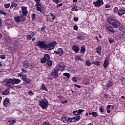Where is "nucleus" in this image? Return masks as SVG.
<instances>
[{"label": "nucleus", "instance_id": "49530a36", "mask_svg": "<svg viewBox=\"0 0 125 125\" xmlns=\"http://www.w3.org/2000/svg\"><path fill=\"white\" fill-rule=\"evenodd\" d=\"M46 60L44 58H42V60H41V63H45V62H46Z\"/></svg>", "mask_w": 125, "mask_h": 125}, {"label": "nucleus", "instance_id": "0e129e2a", "mask_svg": "<svg viewBox=\"0 0 125 125\" xmlns=\"http://www.w3.org/2000/svg\"><path fill=\"white\" fill-rule=\"evenodd\" d=\"M75 86H76V87H78V88H81V87H82L81 85L78 84H75Z\"/></svg>", "mask_w": 125, "mask_h": 125}, {"label": "nucleus", "instance_id": "a19ab883", "mask_svg": "<svg viewBox=\"0 0 125 125\" xmlns=\"http://www.w3.org/2000/svg\"><path fill=\"white\" fill-rule=\"evenodd\" d=\"M63 76H65V77H67V79H70V74L68 73H63Z\"/></svg>", "mask_w": 125, "mask_h": 125}, {"label": "nucleus", "instance_id": "c85d7f7f", "mask_svg": "<svg viewBox=\"0 0 125 125\" xmlns=\"http://www.w3.org/2000/svg\"><path fill=\"white\" fill-rule=\"evenodd\" d=\"M17 5H18V4H17V2H12L11 3V5L10 7L11 8H13V7H15L17 6Z\"/></svg>", "mask_w": 125, "mask_h": 125}, {"label": "nucleus", "instance_id": "f8f14e48", "mask_svg": "<svg viewBox=\"0 0 125 125\" xmlns=\"http://www.w3.org/2000/svg\"><path fill=\"white\" fill-rule=\"evenodd\" d=\"M21 10L23 16H26L28 13V9L26 7H21Z\"/></svg>", "mask_w": 125, "mask_h": 125}, {"label": "nucleus", "instance_id": "4be33fe9", "mask_svg": "<svg viewBox=\"0 0 125 125\" xmlns=\"http://www.w3.org/2000/svg\"><path fill=\"white\" fill-rule=\"evenodd\" d=\"M35 34L32 33L31 35H26V39L29 41H31L32 40V38H33L35 36Z\"/></svg>", "mask_w": 125, "mask_h": 125}, {"label": "nucleus", "instance_id": "f03ea898", "mask_svg": "<svg viewBox=\"0 0 125 125\" xmlns=\"http://www.w3.org/2000/svg\"><path fill=\"white\" fill-rule=\"evenodd\" d=\"M39 105L42 109H46L49 105L48 100L45 98L41 99L39 101Z\"/></svg>", "mask_w": 125, "mask_h": 125}, {"label": "nucleus", "instance_id": "423d86ee", "mask_svg": "<svg viewBox=\"0 0 125 125\" xmlns=\"http://www.w3.org/2000/svg\"><path fill=\"white\" fill-rule=\"evenodd\" d=\"M94 4L96 7H100L102 6L104 3L103 2V0H95L94 2Z\"/></svg>", "mask_w": 125, "mask_h": 125}, {"label": "nucleus", "instance_id": "de8ad7c7", "mask_svg": "<svg viewBox=\"0 0 125 125\" xmlns=\"http://www.w3.org/2000/svg\"><path fill=\"white\" fill-rule=\"evenodd\" d=\"M78 115H81V114L82 113H83V109H79L78 110Z\"/></svg>", "mask_w": 125, "mask_h": 125}, {"label": "nucleus", "instance_id": "aec40b11", "mask_svg": "<svg viewBox=\"0 0 125 125\" xmlns=\"http://www.w3.org/2000/svg\"><path fill=\"white\" fill-rule=\"evenodd\" d=\"M96 52L99 55H100L101 54V46H98L96 48Z\"/></svg>", "mask_w": 125, "mask_h": 125}, {"label": "nucleus", "instance_id": "393cba45", "mask_svg": "<svg viewBox=\"0 0 125 125\" xmlns=\"http://www.w3.org/2000/svg\"><path fill=\"white\" fill-rule=\"evenodd\" d=\"M67 123H75V120H74V117L73 118H67Z\"/></svg>", "mask_w": 125, "mask_h": 125}, {"label": "nucleus", "instance_id": "774afa93", "mask_svg": "<svg viewBox=\"0 0 125 125\" xmlns=\"http://www.w3.org/2000/svg\"><path fill=\"white\" fill-rule=\"evenodd\" d=\"M109 42H114V40L112 39H109L108 40Z\"/></svg>", "mask_w": 125, "mask_h": 125}, {"label": "nucleus", "instance_id": "864d4df0", "mask_svg": "<svg viewBox=\"0 0 125 125\" xmlns=\"http://www.w3.org/2000/svg\"><path fill=\"white\" fill-rule=\"evenodd\" d=\"M44 30H45V26H43L41 28V31H42V32H43L44 31Z\"/></svg>", "mask_w": 125, "mask_h": 125}, {"label": "nucleus", "instance_id": "c9c22d12", "mask_svg": "<svg viewBox=\"0 0 125 125\" xmlns=\"http://www.w3.org/2000/svg\"><path fill=\"white\" fill-rule=\"evenodd\" d=\"M75 60L76 61H78V60H81L82 61V60L81 59L82 58V56H75Z\"/></svg>", "mask_w": 125, "mask_h": 125}, {"label": "nucleus", "instance_id": "6ab92c4d", "mask_svg": "<svg viewBox=\"0 0 125 125\" xmlns=\"http://www.w3.org/2000/svg\"><path fill=\"white\" fill-rule=\"evenodd\" d=\"M109 65V62H108V60L106 59L104 62L103 66L104 67V68H107L108 66Z\"/></svg>", "mask_w": 125, "mask_h": 125}, {"label": "nucleus", "instance_id": "4d7b16f0", "mask_svg": "<svg viewBox=\"0 0 125 125\" xmlns=\"http://www.w3.org/2000/svg\"><path fill=\"white\" fill-rule=\"evenodd\" d=\"M76 39H77V40H83V37H82V36H77L76 37Z\"/></svg>", "mask_w": 125, "mask_h": 125}, {"label": "nucleus", "instance_id": "052dcab7", "mask_svg": "<svg viewBox=\"0 0 125 125\" xmlns=\"http://www.w3.org/2000/svg\"><path fill=\"white\" fill-rule=\"evenodd\" d=\"M21 71L22 72H23L22 73H23V74H26V73H27V71H26L25 69L21 68Z\"/></svg>", "mask_w": 125, "mask_h": 125}, {"label": "nucleus", "instance_id": "79ce46f5", "mask_svg": "<svg viewBox=\"0 0 125 125\" xmlns=\"http://www.w3.org/2000/svg\"><path fill=\"white\" fill-rule=\"evenodd\" d=\"M4 6L5 8H9V7L10 6V3H7L6 4H4Z\"/></svg>", "mask_w": 125, "mask_h": 125}, {"label": "nucleus", "instance_id": "dca6fc26", "mask_svg": "<svg viewBox=\"0 0 125 125\" xmlns=\"http://www.w3.org/2000/svg\"><path fill=\"white\" fill-rule=\"evenodd\" d=\"M105 29L107 30V31L110 32V33H114V32H115V30H114V29H113V27H112V26L110 25H107L105 27Z\"/></svg>", "mask_w": 125, "mask_h": 125}, {"label": "nucleus", "instance_id": "8fccbe9b", "mask_svg": "<svg viewBox=\"0 0 125 125\" xmlns=\"http://www.w3.org/2000/svg\"><path fill=\"white\" fill-rule=\"evenodd\" d=\"M113 85V83H109L107 84V87H112Z\"/></svg>", "mask_w": 125, "mask_h": 125}, {"label": "nucleus", "instance_id": "c756f323", "mask_svg": "<svg viewBox=\"0 0 125 125\" xmlns=\"http://www.w3.org/2000/svg\"><path fill=\"white\" fill-rule=\"evenodd\" d=\"M71 10H72V11H78V10H79V9H78V6H77V5L74 6L72 7Z\"/></svg>", "mask_w": 125, "mask_h": 125}, {"label": "nucleus", "instance_id": "4c0bfd02", "mask_svg": "<svg viewBox=\"0 0 125 125\" xmlns=\"http://www.w3.org/2000/svg\"><path fill=\"white\" fill-rule=\"evenodd\" d=\"M113 11L115 13H118L119 12V9L117 7L113 8Z\"/></svg>", "mask_w": 125, "mask_h": 125}, {"label": "nucleus", "instance_id": "6e6552de", "mask_svg": "<svg viewBox=\"0 0 125 125\" xmlns=\"http://www.w3.org/2000/svg\"><path fill=\"white\" fill-rule=\"evenodd\" d=\"M54 53L58 54V55H60V56H62L63 53H64V50L62 48H59L57 51H54Z\"/></svg>", "mask_w": 125, "mask_h": 125}, {"label": "nucleus", "instance_id": "680f3d73", "mask_svg": "<svg viewBox=\"0 0 125 125\" xmlns=\"http://www.w3.org/2000/svg\"><path fill=\"white\" fill-rule=\"evenodd\" d=\"M53 1H54L56 4L59 3V0H53Z\"/></svg>", "mask_w": 125, "mask_h": 125}, {"label": "nucleus", "instance_id": "f704fd0d", "mask_svg": "<svg viewBox=\"0 0 125 125\" xmlns=\"http://www.w3.org/2000/svg\"><path fill=\"white\" fill-rule=\"evenodd\" d=\"M99 109L100 111V113H102V114L104 113V108H103V107H102V106H100Z\"/></svg>", "mask_w": 125, "mask_h": 125}, {"label": "nucleus", "instance_id": "0eeeda50", "mask_svg": "<svg viewBox=\"0 0 125 125\" xmlns=\"http://www.w3.org/2000/svg\"><path fill=\"white\" fill-rule=\"evenodd\" d=\"M59 70H58L55 67L54 68V70L52 71V73H51V75L52 77H53V78H55V79L58 78V73Z\"/></svg>", "mask_w": 125, "mask_h": 125}, {"label": "nucleus", "instance_id": "58836bf2", "mask_svg": "<svg viewBox=\"0 0 125 125\" xmlns=\"http://www.w3.org/2000/svg\"><path fill=\"white\" fill-rule=\"evenodd\" d=\"M84 51H85V48H84L83 46L81 47V52L82 54L84 53Z\"/></svg>", "mask_w": 125, "mask_h": 125}, {"label": "nucleus", "instance_id": "39448f33", "mask_svg": "<svg viewBox=\"0 0 125 125\" xmlns=\"http://www.w3.org/2000/svg\"><path fill=\"white\" fill-rule=\"evenodd\" d=\"M55 68L59 71H64V69L66 68V65L64 62H60Z\"/></svg>", "mask_w": 125, "mask_h": 125}, {"label": "nucleus", "instance_id": "1a4fd4ad", "mask_svg": "<svg viewBox=\"0 0 125 125\" xmlns=\"http://www.w3.org/2000/svg\"><path fill=\"white\" fill-rule=\"evenodd\" d=\"M13 79L10 78L9 79H6L4 81V83H5V85H9V84H10V83L11 84L14 85L13 83Z\"/></svg>", "mask_w": 125, "mask_h": 125}, {"label": "nucleus", "instance_id": "bb28decb", "mask_svg": "<svg viewBox=\"0 0 125 125\" xmlns=\"http://www.w3.org/2000/svg\"><path fill=\"white\" fill-rule=\"evenodd\" d=\"M10 125H13L16 123V119H10L8 121Z\"/></svg>", "mask_w": 125, "mask_h": 125}, {"label": "nucleus", "instance_id": "e2e57ef3", "mask_svg": "<svg viewBox=\"0 0 125 125\" xmlns=\"http://www.w3.org/2000/svg\"><path fill=\"white\" fill-rule=\"evenodd\" d=\"M43 125H50V124H49V123L48 122H46L43 123Z\"/></svg>", "mask_w": 125, "mask_h": 125}, {"label": "nucleus", "instance_id": "e433bc0d", "mask_svg": "<svg viewBox=\"0 0 125 125\" xmlns=\"http://www.w3.org/2000/svg\"><path fill=\"white\" fill-rule=\"evenodd\" d=\"M44 59L46 60V61H47V60H49V55L48 54H45L44 56Z\"/></svg>", "mask_w": 125, "mask_h": 125}, {"label": "nucleus", "instance_id": "ddd939ff", "mask_svg": "<svg viewBox=\"0 0 125 125\" xmlns=\"http://www.w3.org/2000/svg\"><path fill=\"white\" fill-rule=\"evenodd\" d=\"M72 49L75 51L76 53H77V52H79L80 50V48H79V46H78V45H73Z\"/></svg>", "mask_w": 125, "mask_h": 125}, {"label": "nucleus", "instance_id": "f3484780", "mask_svg": "<svg viewBox=\"0 0 125 125\" xmlns=\"http://www.w3.org/2000/svg\"><path fill=\"white\" fill-rule=\"evenodd\" d=\"M125 14V9H120L118 12L119 16H122Z\"/></svg>", "mask_w": 125, "mask_h": 125}, {"label": "nucleus", "instance_id": "603ef678", "mask_svg": "<svg viewBox=\"0 0 125 125\" xmlns=\"http://www.w3.org/2000/svg\"><path fill=\"white\" fill-rule=\"evenodd\" d=\"M0 58L1 59H5V55H0Z\"/></svg>", "mask_w": 125, "mask_h": 125}, {"label": "nucleus", "instance_id": "20e7f679", "mask_svg": "<svg viewBox=\"0 0 125 125\" xmlns=\"http://www.w3.org/2000/svg\"><path fill=\"white\" fill-rule=\"evenodd\" d=\"M14 19L16 23L20 24H21V23H23V22H25V21H26L25 18H24V17H23L22 16H16L14 18Z\"/></svg>", "mask_w": 125, "mask_h": 125}, {"label": "nucleus", "instance_id": "7c9ffc66", "mask_svg": "<svg viewBox=\"0 0 125 125\" xmlns=\"http://www.w3.org/2000/svg\"><path fill=\"white\" fill-rule=\"evenodd\" d=\"M119 30L122 32V33H125V27L124 26H121L119 28Z\"/></svg>", "mask_w": 125, "mask_h": 125}, {"label": "nucleus", "instance_id": "338daca9", "mask_svg": "<svg viewBox=\"0 0 125 125\" xmlns=\"http://www.w3.org/2000/svg\"><path fill=\"white\" fill-rule=\"evenodd\" d=\"M74 21H75V22H77V21H79V19L78 18H74Z\"/></svg>", "mask_w": 125, "mask_h": 125}, {"label": "nucleus", "instance_id": "c03bdc74", "mask_svg": "<svg viewBox=\"0 0 125 125\" xmlns=\"http://www.w3.org/2000/svg\"><path fill=\"white\" fill-rule=\"evenodd\" d=\"M85 64L86 65V66H90V65H91V63L89 62V61H86Z\"/></svg>", "mask_w": 125, "mask_h": 125}, {"label": "nucleus", "instance_id": "ea45409f", "mask_svg": "<svg viewBox=\"0 0 125 125\" xmlns=\"http://www.w3.org/2000/svg\"><path fill=\"white\" fill-rule=\"evenodd\" d=\"M47 64L49 67H51V66L52 65V61H48L47 62Z\"/></svg>", "mask_w": 125, "mask_h": 125}, {"label": "nucleus", "instance_id": "2eb2a0df", "mask_svg": "<svg viewBox=\"0 0 125 125\" xmlns=\"http://www.w3.org/2000/svg\"><path fill=\"white\" fill-rule=\"evenodd\" d=\"M3 105L5 107H7L9 105V99L6 98L3 102Z\"/></svg>", "mask_w": 125, "mask_h": 125}, {"label": "nucleus", "instance_id": "09e8293b", "mask_svg": "<svg viewBox=\"0 0 125 125\" xmlns=\"http://www.w3.org/2000/svg\"><path fill=\"white\" fill-rule=\"evenodd\" d=\"M101 63V62H100L97 61H96L95 65L96 66H99V65H100Z\"/></svg>", "mask_w": 125, "mask_h": 125}, {"label": "nucleus", "instance_id": "b1692460", "mask_svg": "<svg viewBox=\"0 0 125 125\" xmlns=\"http://www.w3.org/2000/svg\"><path fill=\"white\" fill-rule=\"evenodd\" d=\"M41 90H44L45 91H47L48 90L47 89H46L45 85L43 83L41 85Z\"/></svg>", "mask_w": 125, "mask_h": 125}, {"label": "nucleus", "instance_id": "bf43d9fd", "mask_svg": "<svg viewBox=\"0 0 125 125\" xmlns=\"http://www.w3.org/2000/svg\"><path fill=\"white\" fill-rule=\"evenodd\" d=\"M111 7V5L109 4H105V8H110Z\"/></svg>", "mask_w": 125, "mask_h": 125}, {"label": "nucleus", "instance_id": "6e6d98bb", "mask_svg": "<svg viewBox=\"0 0 125 125\" xmlns=\"http://www.w3.org/2000/svg\"><path fill=\"white\" fill-rule=\"evenodd\" d=\"M34 0L36 2V3H37L36 4H38V5H39V4H41L40 3V0Z\"/></svg>", "mask_w": 125, "mask_h": 125}, {"label": "nucleus", "instance_id": "2f4dec72", "mask_svg": "<svg viewBox=\"0 0 125 125\" xmlns=\"http://www.w3.org/2000/svg\"><path fill=\"white\" fill-rule=\"evenodd\" d=\"M72 81L73 83H77L78 82V77H73L72 78Z\"/></svg>", "mask_w": 125, "mask_h": 125}, {"label": "nucleus", "instance_id": "9b49d317", "mask_svg": "<svg viewBox=\"0 0 125 125\" xmlns=\"http://www.w3.org/2000/svg\"><path fill=\"white\" fill-rule=\"evenodd\" d=\"M23 66L25 68H28V67H29V68H33L34 67V65L30 64V62L28 61L24 62Z\"/></svg>", "mask_w": 125, "mask_h": 125}, {"label": "nucleus", "instance_id": "13d9d810", "mask_svg": "<svg viewBox=\"0 0 125 125\" xmlns=\"http://www.w3.org/2000/svg\"><path fill=\"white\" fill-rule=\"evenodd\" d=\"M62 5H63L62 3H60L57 5V7L58 8V7H61V6H62Z\"/></svg>", "mask_w": 125, "mask_h": 125}, {"label": "nucleus", "instance_id": "4468645a", "mask_svg": "<svg viewBox=\"0 0 125 125\" xmlns=\"http://www.w3.org/2000/svg\"><path fill=\"white\" fill-rule=\"evenodd\" d=\"M37 46H39L40 47H41V48L42 47H43L44 49V47H45V45L46 44H44V42H40L39 41L37 43Z\"/></svg>", "mask_w": 125, "mask_h": 125}, {"label": "nucleus", "instance_id": "69168bd1", "mask_svg": "<svg viewBox=\"0 0 125 125\" xmlns=\"http://www.w3.org/2000/svg\"><path fill=\"white\" fill-rule=\"evenodd\" d=\"M67 102H68V100H64L62 102V104H65V103H67Z\"/></svg>", "mask_w": 125, "mask_h": 125}, {"label": "nucleus", "instance_id": "5fc2aeb1", "mask_svg": "<svg viewBox=\"0 0 125 125\" xmlns=\"http://www.w3.org/2000/svg\"><path fill=\"white\" fill-rule=\"evenodd\" d=\"M28 94H29V95H30V96H31L34 94V93H33V92H32V90H30L29 91Z\"/></svg>", "mask_w": 125, "mask_h": 125}, {"label": "nucleus", "instance_id": "a878e982", "mask_svg": "<svg viewBox=\"0 0 125 125\" xmlns=\"http://www.w3.org/2000/svg\"><path fill=\"white\" fill-rule=\"evenodd\" d=\"M9 93V90L6 89L2 92V95H7Z\"/></svg>", "mask_w": 125, "mask_h": 125}, {"label": "nucleus", "instance_id": "5701e85b", "mask_svg": "<svg viewBox=\"0 0 125 125\" xmlns=\"http://www.w3.org/2000/svg\"><path fill=\"white\" fill-rule=\"evenodd\" d=\"M21 83V80L20 79H13V83L14 84H17V83Z\"/></svg>", "mask_w": 125, "mask_h": 125}, {"label": "nucleus", "instance_id": "3c124183", "mask_svg": "<svg viewBox=\"0 0 125 125\" xmlns=\"http://www.w3.org/2000/svg\"><path fill=\"white\" fill-rule=\"evenodd\" d=\"M50 16H51V19H52V20H54V19H55V17L54 16V15H53V14H51Z\"/></svg>", "mask_w": 125, "mask_h": 125}, {"label": "nucleus", "instance_id": "a18cd8bd", "mask_svg": "<svg viewBox=\"0 0 125 125\" xmlns=\"http://www.w3.org/2000/svg\"><path fill=\"white\" fill-rule=\"evenodd\" d=\"M73 29L75 30V31H77L78 29H79L78 25H77V24L74 25L73 26Z\"/></svg>", "mask_w": 125, "mask_h": 125}, {"label": "nucleus", "instance_id": "72a5a7b5", "mask_svg": "<svg viewBox=\"0 0 125 125\" xmlns=\"http://www.w3.org/2000/svg\"><path fill=\"white\" fill-rule=\"evenodd\" d=\"M0 14H2V15H4V16H8V15L6 13L4 12L1 10H0Z\"/></svg>", "mask_w": 125, "mask_h": 125}, {"label": "nucleus", "instance_id": "f257e3e1", "mask_svg": "<svg viewBox=\"0 0 125 125\" xmlns=\"http://www.w3.org/2000/svg\"><path fill=\"white\" fill-rule=\"evenodd\" d=\"M107 22L110 25H112L114 29H117L120 27V22L113 19L108 18L107 19Z\"/></svg>", "mask_w": 125, "mask_h": 125}, {"label": "nucleus", "instance_id": "a211bd4d", "mask_svg": "<svg viewBox=\"0 0 125 125\" xmlns=\"http://www.w3.org/2000/svg\"><path fill=\"white\" fill-rule=\"evenodd\" d=\"M35 6L38 11H40V12H41V13H42L43 11H42V6L41 5V4L39 5L36 4Z\"/></svg>", "mask_w": 125, "mask_h": 125}, {"label": "nucleus", "instance_id": "9d476101", "mask_svg": "<svg viewBox=\"0 0 125 125\" xmlns=\"http://www.w3.org/2000/svg\"><path fill=\"white\" fill-rule=\"evenodd\" d=\"M18 76L20 77V78L21 79L22 81H23V82H26V81H27V76L24 74L23 72L19 73L18 74Z\"/></svg>", "mask_w": 125, "mask_h": 125}, {"label": "nucleus", "instance_id": "cd10ccee", "mask_svg": "<svg viewBox=\"0 0 125 125\" xmlns=\"http://www.w3.org/2000/svg\"><path fill=\"white\" fill-rule=\"evenodd\" d=\"M73 120H74V123L75 122H78V121H80V120H81V116H78L73 117Z\"/></svg>", "mask_w": 125, "mask_h": 125}, {"label": "nucleus", "instance_id": "37998d69", "mask_svg": "<svg viewBox=\"0 0 125 125\" xmlns=\"http://www.w3.org/2000/svg\"><path fill=\"white\" fill-rule=\"evenodd\" d=\"M73 115H75V116H78L79 115L78 110L73 111Z\"/></svg>", "mask_w": 125, "mask_h": 125}, {"label": "nucleus", "instance_id": "412c9836", "mask_svg": "<svg viewBox=\"0 0 125 125\" xmlns=\"http://www.w3.org/2000/svg\"><path fill=\"white\" fill-rule=\"evenodd\" d=\"M62 122L63 123H64V124H67L68 123V118L67 117H62L61 119Z\"/></svg>", "mask_w": 125, "mask_h": 125}, {"label": "nucleus", "instance_id": "7ed1b4c3", "mask_svg": "<svg viewBox=\"0 0 125 125\" xmlns=\"http://www.w3.org/2000/svg\"><path fill=\"white\" fill-rule=\"evenodd\" d=\"M56 44H57V42H56L48 43L45 45L44 49H45V50H50V49H53Z\"/></svg>", "mask_w": 125, "mask_h": 125}, {"label": "nucleus", "instance_id": "473e14b6", "mask_svg": "<svg viewBox=\"0 0 125 125\" xmlns=\"http://www.w3.org/2000/svg\"><path fill=\"white\" fill-rule=\"evenodd\" d=\"M92 115L93 117H94L95 118H96V117H98V113L96 112H92Z\"/></svg>", "mask_w": 125, "mask_h": 125}]
</instances>
